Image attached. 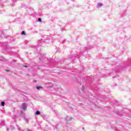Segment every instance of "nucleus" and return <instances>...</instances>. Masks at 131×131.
<instances>
[{
  "label": "nucleus",
  "instance_id": "obj_1",
  "mask_svg": "<svg viewBox=\"0 0 131 131\" xmlns=\"http://www.w3.org/2000/svg\"><path fill=\"white\" fill-rule=\"evenodd\" d=\"M0 47H2L3 48H4V49H7L6 50L4 51V53H6L7 54H8L9 55H11L12 52L11 47H9V45H8V42H0Z\"/></svg>",
  "mask_w": 131,
  "mask_h": 131
},
{
  "label": "nucleus",
  "instance_id": "obj_2",
  "mask_svg": "<svg viewBox=\"0 0 131 131\" xmlns=\"http://www.w3.org/2000/svg\"><path fill=\"white\" fill-rule=\"evenodd\" d=\"M20 117H23V118L25 119L27 123H28V122H29V120L25 117V114L22 111H20Z\"/></svg>",
  "mask_w": 131,
  "mask_h": 131
},
{
  "label": "nucleus",
  "instance_id": "obj_3",
  "mask_svg": "<svg viewBox=\"0 0 131 131\" xmlns=\"http://www.w3.org/2000/svg\"><path fill=\"white\" fill-rule=\"evenodd\" d=\"M0 38H9V37H10L9 36H7L6 35H5V34L4 33V32H3V31L2 30H0Z\"/></svg>",
  "mask_w": 131,
  "mask_h": 131
},
{
  "label": "nucleus",
  "instance_id": "obj_4",
  "mask_svg": "<svg viewBox=\"0 0 131 131\" xmlns=\"http://www.w3.org/2000/svg\"><path fill=\"white\" fill-rule=\"evenodd\" d=\"M21 108L23 111H25L27 109V104L26 103H23L21 105Z\"/></svg>",
  "mask_w": 131,
  "mask_h": 131
},
{
  "label": "nucleus",
  "instance_id": "obj_5",
  "mask_svg": "<svg viewBox=\"0 0 131 131\" xmlns=\"http://www.w3.org/2000/svg\"><path fill=\"white\" fill-rule=\"evenodd\" d=\"M45 43V41L42 40H39L38 41V46H36V48H37V47H40L42 45H43Z\"/></svg>",
  "mask_w": 131,
  "mask_h": 131
},
{
  "label": "nucleus",
  "instance_id": "obj_6",
  "mask_svg": "<svg viewBox=\"0 0 131 131\" xmlns=\"http://www.w3.org/2000/svg\"><path fill=\"white\" fill-rule=\"evenodd\" d=\"M116 113L119 116H122V115H123V114H122V111H120V112L118 111V112H116Z\"/></svg>",
  "mask_w": 131,
  "mask_h": 131
},
{
  "label": "nucleus",
  "instance_id": "obj_7",
  "mask_svg": "<svg viewBox=\"0 0 131 131\" xmlns=\"http://www.w3.org/2000/svg\"><path fill=\"white\" fill-rule=\"evenodd\" d=\"M89 50H90V48H88V47H85L84 52H80V53L82 54V55H83V54H84V53H85V52H89Z\"/></svg>",
  "mask_w": 131,
  "mask_h": 131
},
{
  "label": "nucleus",
  "instance_id": "obj_8",
  "mask_svg": "<svg viewBox=\"0 0 131 131\" xmlns=\"http://www.w3.org/2000/svg\"><path fill=\"white\" fill-rule=\"evenodd\" d=\"M85 90H86V87L84 85H82V90L83 93H85Z\"/></svg>",
  "mask_w": 131,
  "mask_h": 131
},
{
  "label": "nucleus",
  "instance_id": "obj_9",
  "mask_svg": "<svg viewBox=\"0 0 131 131\" xmlns=\"http://www.w3.org/2000/svg\"><path fill=\"white\" fill-rule=\"evenodd\" d=\"M69 57L71 60H74L75 59V56L74 55H70Z\"/></svg>",
  "mask_w": 131,
  "mask_h": 131
},
{
  "label": "nucleus",
  "instance_id": "obj_10",
  "mask_svg": "<svg viewBox=\"0 0 131 131\" xmlns=\"http://www.w3.org/2000/svg\"><path fill=\"white\" fill-rule=\"evenodd\" d=\"M103 6V4L102 3H98L97 5V8H101Z\"/></svg>",
  "mask_w": 131,
  "mask_h": 131
},
{
  "label": "nucleus",
  "instance_id": "obj_11",
  "mask_svg": "<svg viewBox=\"0 0 131 131\" xmlns=\"http://www.w3.org/2000/svg\"><path fill=\"white\" fill-rule=\"evenodd\" d=\"M35 114H36V115H40V111H37L36 112H35Z\"/></svg>",
  "mask_w": 131,
  "mask_h": 131
},
{
  "label": "nucleus",
  "instance_id": "obj_12",
  "mask_svg": "<svg viewBox=\"0 0 131 131\" xmlns=\"http://www.w3.org/2000/svg\"><path fill=\"white\" fill-rule=\"evenodd\" d=\"M66 120L67 121H70L71 120H72V117H71V118H70L69 119H68V117H67L66 118Z\"/></svg>",
  "mask_w": 131,
  "mask_h": 131
},
{
  "label": "nucleus",
  "instance_id": "obj_13",
  "mask_svg": "<svg viewBox=\"0 0 131 131\" xmlns=\"http://www.w3.org/2000/svg\"><path fill=\"white\" fill-rule=\"evenodd\" d=\"M40 115L42 118H46L47 117V116L43 114H41Z\"/></svg>",
  "mask_w": 131,
  "mask_h": 131
},
{
  "label": "nucleus",
  "instance_id": "obj_14",
  "mask_svg": "<svg viewBox=\"0 0 131 131\" xmlns=\"http://www.w3.org/2000/svg\"><path fill=\"white\" fill-rule=\"evenodd\" d=\"M0 125H1V126H4V125H5V121H2L0 123Z\"/></svg>",
  "mask_w": 131,
  "mask_h": 131
},
{
  "label": "nucleus",
  "instance_id": "obj_15",
  "mask_svg": "<svg viewBox=\"0 0 131 131\" xmlns=\"http://www.w3.org/2000/svg\"><path fill=\"white\" fill-rule=\"evenodd\" d=\"M36 90H39L40 89H42V86H37L36 87Z\"/></svg>",
  "mask_w": 131,
  "mask_h": 131
},
{
  "label": "nucleus",
  "instance_id": "obj_16",
  "mask_svg": "<svg viewBox=\"0 0 131 131\" xmlns=\"http://www.w3.org/2000/svg\"><path fill=\"white\" fill-rule=\"evenodd\" d=\"M5 101H1V106H5Z\"/></svg>",
  "mask_w": 131,
  "mask_h": 131
},
{
  "label": "nucleus",
  "instance_id": "obj_17",
  "mask_svg": "<svg viewBox=\"0 0 131 131\" xmlns=\"http://www.w3.org/2000/svg\"><path fill=\"white\" fill-rule=\"evenodd\" d=\"M21 35H26L25 31H23L21 33Z\"/></svg>",
  "mask_w": 131,
  "mask_h": 131
},
{
  "label": "nucleus",
  "instance_id": "obj_18",
  "mask_svg": "<svg viewBox=\"0 0 131 131\" xmlns=\"http://www.w3.org/2000/svg\"><path fill=\"white\" fill-rule=\"evenodd\" d=\"M118 68H119L120 70H121V69H122V66H119Z\"/></svg>",
  "mask_w": 131,
  "mask_h": 131
},
{
  "label": "nucleus",
  "instance_id": "obj_19",
  "mask_svg": "<svg viewBox=\"0 0 131 131\" xmlns=\"http://www.w3.org/2000/svg\"><path fill=\"white\" fill-rule=\"evenodd\" d=\"M90 80L91 81H93V80H96V78H95V77L92 78L90 79Z\"/></svg>",
  "mask_w": 131,
  "mask_h": 131
},
{
  "label": "nucleus",
  "instance_id": "obj_20",
  "mask_svg": "<svg viewBox=\"0 0 131 131\" xmlns=\"http://www.w3.org/2000/svg\"><path fill=\"white\" fill-rule=\"evenodd\" d=\"M49 61L50 62V63H51V62H54V60L52 59H50L49 60Z\"/></svg>",
  "mask_w": 131,
  "mask_h": 131
},
{
  "label": "nucleus",
  "instance_id": "obj_21",
  "mask_svg": "<svg viewBox=\"0 0 131 131\" xmlns=\"http://www.w3.org/2000/svg\"><path fill=\"white\" fill-rule=\"evenodd\" d=\"M38 22H41V18H38Z\"/></svg>",
  "mask_w": 131,
  "mask_h": 131
},
{
  "label": "nucleus",
  "instance_id": "obj_22",
  "mask_svg": "<svg viewBox=\"0 0 131 131\" xmlns=\"http://www.w3.org/2000/svg\"><path fill=\"white\" fill-rule=\"evenodd\" d=\"M33 82H34V83L37 82V80H34L33 81Z\"/></svg>",
  "mask_w": 131,
  "mask_h": 131
},
{
  "label": "nucleus",
  "instance_id": "obj_23",
  "mask_svg": "<svg viewBox=\"0 0 131 131\" xmlns=\"http://www.w3.org/2000/svg\"><path fill=\"white\" fill-rule=\"evenodd\" d=\"M12 62H17V61L16 60V59H13L12 60Z\"/></svg>",
  "mask_w": 131,
  "mask_h": 131
},
{
  "label": "nucleus",
  "instance_id": "obj_24",
  "mask_svg": "<svg viewBox=\"0 0 131 131\" xmlns=\"http://www.w3.org/2000/svg\"><path fill=\"white\" fill-rule=\"evenodd\" d=\"M66 40H64L62 42H61V43H64V42H65V41H66Z\"/></svg>",
  "mask_w": 131,
  "mask_h": 131
},
{
  "label": "nucleus",
  "instance_id": "obj_25",
  "mask_svg": "<svg viewBox=\"0 0 131 131\" xmlns=\"http://www.w3.org/2000/svg\"><path fill=\"white\" fill-rule=\"evenodd\" d=\"M12 2H13V3H15V2H16V0H11Z\"/></svg>",
  "mask_w": 131,
  "mask_h": 131
},
{
  "label": "nucleus",
  "instance_id": "obj_26",
  "mask_svg": "<svg viewBox=\"0 0 131 131\" xmlns=\"http://www.w3.org/2000/svg\"><path fill=\"white\" fill-rule=\"evenodd\" d=\"M27 131H32V130H31V129H27Z\"/></svg>",
  "mask_w": 131,
  "mask_h": 131
},
{
  "label": "nucleus",
  "instance_id": "obj_27",
  "mask_svg": "<svg viewBox=\"0 0 131 131\" xmlns=\"http://www.w3.org/2000/svg\"><path fill=\"white\" fill-rule=\"evenodd\" d=\"M24 67H26V68H27V66H24Z\"/></svg>",
  "mask_w": 131,
  "mask_h": 131
},
{
  "label": "nucleus",
  "instance_id": "obj_28",
  "mask_svg": "<svg viewBox=\"0 0 131 131\" xmlns=\"http://www.w3.org/2000/svg\"><path fill=\"white\" fill-rule=\"evenodd\" d=\"M7 72H9V70H6Z\"/></svg>",
  "mask_w": 131,
  "mask_h": 131
},
{
  "label": "nucleus",
  "instance_id": "obj_29",
  "mask_svg": "<svg viewBox=\"0 0 131 131\" xmlns=\"http://www.w3.org/2000/svg\"><path fill=\"white\" fill-rule=\"evenodd\" d=\"M99 79H100V78H98V80H99Z\"/></svg>",
  "mask_w": 131,
  "mask_h": 131
},
{
  "label": "nucleus",
  "instance_id": "obj_30",
  "mask_svg": "<svg viewBox=\"0 0 131 131\" xmlns=\"http://www.w3.org/2000/svg\"><path fill=\"white\" fill-rule=\"evenodd\" d=\"M82 129H84V127H83V128H82Z\"/></svg>",
  "mask_w": 131,
  "mask_h": 131
},
{
  "label": "nucleus",
  "instance_id": "obj_31",
  "mask_svg": "<svg viewBox=\"0 0 131 131\" xmlns=\"http://www.w3.org/2000/svg\"><path fill=\"white\" fill-rule=\"evenodd\" d=\"M79 80H80V78H79Z\"/></svg>",
  "mask_w": 131,
  "mask_h": 131
},
{
  "label": "nucleus",
  "instance_id": "obj_32",
  "mask_svg": "<svg viewBox=\"0 0 131 131\" xmlns=\"http://www.w3.org/2000/svg\"><path fill=\"white\" fill-rule=\"evenodd\" d=\"M2 12V11H1V10H0V12Z\"/></svg>",
  "mask_w": 131,
  "mask_h": 131
},
{
  "label": "nucleus",
  "instance_id": "obj_33",
  "mask_svg": "<svg viewBox=\"0 0 131 131\" xmlns=\"http://www.w3.org/2000/svg\"><path fill=\"white\" fill-rule=\"evenodd\" d=\"M39 50H40V48H39Z\"/></svg>",
  "mask_w": 131,
  "mask_h": 131
}]
</instances>
